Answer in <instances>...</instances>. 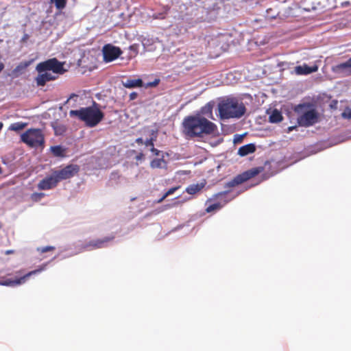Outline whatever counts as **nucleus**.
<instances>
[{"label": "nucleus", "instance_id": "36", "mask_svg": "<svg viewBox=\"0 0 351 351\" xmlns=\"http://www.w3.org/2000/svg\"><path fill=\"white\" fill-rule=\"evenodd\" d=\"M144 144L145 145V146L147 147H150V149L152 147H154V143L152 142V140H149V139H147Z\"/></svg>", "mask_w": 351, "mask_h": 351}, {"label": "nucleus", "instance_id": "25", "mask_svg": "<svg viewBox=\"0 0 351 351\" xmlns=\"http://www.w3.org/2000/svg\"><path fill=\"white\" fill-rule=\"evenodd\" d=\"M58 10H62L66 7V0H51Z\"/></svg>", "mask_w": 351, "mask_h": 351}, {"label": "nucleus", "instance_id": "46", "mask_svg": "<svg viewBox=\"0 0 351 351\" xmlns=\"http://www.w3.org/2000/svg\"><path fill=\"white\" fill-rule=\"evenodd\" d=\"M1 173H2V169H1V167H0V174H1Z\"/></svg>", "mask_w": 351, "mask_h": 351}, {"label": "nucleus", "instance_id": "9", "mask_svg": "<svg viewBox=\"0 0 351 351\" xmlns=\"http://www.w3.org/2000/svg\"><path fill=\"white\" fill-rule=\"evenodd\" d=\"M293 116L295 117L298 125H307V103L295 105L293 108Z\"/></svg>", "mask_w": 351, "mask_h": 351}, {"label": "nucleus", "instance_id": "39", "mask_svg": "<svg viewBox=\"0 0 351 351\" xmlns=\"http://www.w3.org/2000/svg\"><path fill=\"white\" fill-rule=\"evenodd\" d=\"M136 160H141L144 158V154L142 152L138 153L136 156Z\"/></svg>", "mask_w": 351, "mask_h": 351}, {"label": "nucleus", "instance_id": "45", "mask_svg": "<svg viewBox=\"0 0 351 351\" xmlns=\"http://www.w3.org/2000/svg\"><path fill=\"white\" fill-rule=\"evenodd\" d=\"M156 136H155L154 137H151L150 138H149V140H152V142L154 143V142L156 141Z\"/></svg>", "mask_w": 351, "mask_h": 351}, {"label": "nucleus", "instance_id": "40", "mask_svg": "<svg viewBox=\"0 0 351 351\" xmlns=\"http://www.w3.org/2000/svg\"><path fill=\"white\" fill-rule=\"evenodd\" d=\"M135 142L138 144V145H143L144 144L145 141H143V139L142 138H138L136 139Z\"/></svg>", "mask_w": 351, "mask_h": 351}, {"label": "nucleus", "instance_id": "6", "mask_svg": "<svg viewBox=\"0 0 351 351\" xmlns=\"http://www.w3.org/2000/svg\"><path fill=\"white\" fill-rule=\"evenodd\" d=\"M264 170L263 167H258L250 169L243 173L237 175L232 180L225 184L226 189H230L238 186L247 180L255 177Z\"/></svg>", "mask_w": 351, "mask_h": 351}, {"label": "nucleus", "instance_id": "30", "mask_svg": "<svg viewBox=\"0 0 351 351\" xmlns=\"http://www.w3.org/2000/svg\"><path fill=\"white\" fill-rule=\"evenodd\" d=\"M55 250V247L53 246H46L43 247L38 248V251L41 253H45L49 251H53Z\"/></svg>", "mask_w": 351, "mask_h": 351}, {"label": "nucleus", "instance_id": "16", "mask_svg": "<svg viewBox=\"0 0 351 351\" xmlns=\"http://www.w3.org/2000/svg\"><path fill=\"white\" fill-rule=\"evenodd\" d=\"M123 85L125 88H132L137 87H142L143 85V80L140 78L138 79H127L125 82H123Z\"/></svg>", "mask_w": 351, "mask_h": 351}, {"label": "nucleus", "instance_id": "44", "mask_svg": "<svg viewBox=\"0 0 351 351\" xmlns=\"http://www.w3.org/2000/svg\"><path fill=\"white\" fill-rule=\"evenodd\" d=\"M156 136H155L154 137H151L150 138H149V140H152V142L154 143V142L156 141Z\"/></svg>", "mask_w": 351, "mask_h": 351}, {"label": "nucleus", "instance_id": "10", "mask_svg": "<svg viewBox=\"0 0 351 351\" xmlns=\"http://www.w3.org/2000/svg\"><path fill=\"white\" fill-rule=\"evenodd\" d=\"M45 266H46L45 265H43V266L40 267L38 269L31 271L28 272L27 274H26L25 275H24L23 276H22L19 278H17L16 280H10V279H7L5 280L0 281V285L13 287V286L23 284L31 276L34 275L38 273H40L42 271H43L45 269Z\"/></svg>", "mask_w": 351, "mask_h": 351}, {"label": "nucleus", "instance_id": "3", "mask_svg": "<svg viewBox=\"0 0 351 351\" xmlns=\"http://www.w3.org/2000/svg\"><path fill=\"white\" fill-rule=\"evenodd\" d=\"M69 116L77 118L89 128H94L103 120L104 113L99 109V105L93 101L91 106L70 110Z\"/></svg>", "mask_w": 351, "mask_h": 351}, {"label": "nucleus", "instance_id": "35", "mask_svg": "<svg viewBox=\"0 0 351 351\" xmlns=\"http://www.w3.org/2000/svg\"><path fill=\"white\" fill-rule=\"evenodd\" d=\"M150 151L155 155V156H160V154L161 153V152L156 148L154 147H152L150 149Z\"/></svg>", "mask_w": 351, "mask_h": 351}, {"label": "nucleus", "instance_id": "5", "mask_svg": "<svg viewBox=\"0 0 351 351\" xmlns=\"http://www.w3.org/2000/svg\"><path fill=\"white\" fill-rule=\"evenodd\" d=\"M64 64V62H61L57 58H53L38 63L36 65V70L38 73L51 71V73L58 76V75H62L66 71Z\"/></svg>", "mask_w": 351, "mask_h": 351}, {"label": "nucleus", "instance_id": "24", "mask_svg": "<svg viewBox=\"0 0 351 351\" xmlns=\"http://www.w3.org/2000/svg\"><path fill=\"white\" fill-rule=\"evenodd\" d=\"M180 188V186H175V187H172L171 189H169L163 195L162 197L159 199L158 200V203H161L162 202H163L165 200V199L166 197H167L169 195H172L173 193H174L175 191H176L178 189Z\"/></svg>", "mask_w": 351, "mask_h": 351}, {"label": "nucleus", "instance_id": "27", "mask_svg": "<svg viewBox=\"0 0 351 351\" xmlns=\"http://www.w3.org/2000/svg\"><path fill=\"white\" fill-rule=\"evenodd\" d=\"M222 206H223V205H221L220 203H215V204L208 206L206 208V213H211L216 210H219L220 208H222Z\"/></svg>", "mask_w": 351, "mask_h": 351}, {"label": "nucleus", "instance_id": "42", "mask_svg": "<svg viewBox=\"0 0 351 351\" xmlns=\"http://www.w3.org/2000/svg\"><path fill=\"white\" fill-rule=\"evenodd\" d=\"M13 253H14V250H6L5 252V254H7V255L8 254H13Z\"/></svg>", "mask_w": 351, "mask_h": 351}, {"label": "nucleus", "instance_id": "13", "mask_svg": "<svg viewBox=\"0 0 351 351\" xmlns=\"http://www.w3.org/2000/svg\"><path fill=\"white\" fill-rule=\"evenodd\" d=\"M58 75H53L50 72L38 73L35 78V82L38 86H43L47 82L56 80Z\"/></svg>", "mask_w": 351, "mask_h": 351}, {"label": "nucleus", "instance_id": "4", "mask_svg": "<svg viewBox=\"0 0 351 351\" xmlns=\"http://www.w3.org/2000/svg\"><path fill=\"white\" fill-rule=\"evenodd\" d=\"M21 141L31 147L43 146L44 134L40 129L31 128L21 135Z\"/></svg>", "mask_w": 351, "mask_h": 351}, {"label": "nucleus", "instance_id": "2", "mask_svg": "<svg viewBox=\"0 0 351 351\" xmlns=\"http://www.w3.org/2000/svg\"><path fill=\"white\" fill-rule=\"evenodd\" d=\"M218 110L221 119H239L246 111L244 104L234 97H226L219 100Z\"/></svg>", "mask_w": 351, "mask_h": 351}, {"label": "nucleus", "instance_id": "32", "mask_svg": "<svg viewBox=\"0 0 351 351\" xmlns=\"http://www.w3.org/2000/svg\"><path fill=\"white\" fill-rule=\"evenodd\" d=\"M337 105H338L337 100L334 99V100H332L331 102L330 103L329 107L331 110H337Z\"/></svg>", "mask_w": 351, "mask_h": 351}, {"label": "nucleus", "instance_id": "47", "mask_svg": "<svg viewBox=\"0 0 351 351\" xmlns=\"http://www.w3.org/2000/svg\"><path fill=\"white\" fill-rule=\"evenodd\" d=\"M72 96H76L75 94H73L71 97H70V99L72 97Z\"/></svg>", "mask_w": 351, "mask_h": 351}, {"label": "nucleus", "instance_id": "11", "mask_svg": "<svg viewBox=\"0 0 351 351\" xmlns=\"http://www.w3.org/2000/svg\"><path fill=\"white\" fill-rule=\"evenodd\" d=\"M114 236L106 237L104 239H99L94 241H90L86 243L84 248L87 250H91L95 249L103 248L107 246V243L110 241H113Z\"/></svg>", "mask_w": 351, "mask_h": 351}, {"label": "nucleus", "instance_id": "22", "mask_svg": "<svg viewBox=\"0 0 351 351\" xmlns=\"http://www.w3.org/2000/svg\"><path fill=\"white\" fill-rule=\"evenodd\" d=\"M51 151L56 157H64L65 156V149L60 145L51 147Z\"/></svg>", "mask_w": 351, "mask_h": 351}, {"label": "nucleus", "instance_id": "26", "mask_svg": "<svg viewBox=\"0 0 351 351\" xmlns=\"http://www.w3.org/2000/svg\"><path fill=\"white\" fill-rule=\"evenodd\" d=\"M295 71L298 75H306L307 74V65L298 66L295 68Z\"/></svg>", "mask_w": 351, "mask_h": 351}, {"label": "nucleus", "instance_id": "31", "mask_svg": "<svg viewBox=\"0 0 351 351\" xmlns=\"http://www.w3.org/2000/svg\"><path fill=\"white\" fill-rule=\"evenodd\" d=\"M341 116L345 119H351V109L347 108L343 112H342Z\"/></svg>", "mask_w": 351, "mask_h": 351}, {"label": "nucleus", "instance_id": "29", "mask_svg": "<svg viewBox=\"0 0 351 351\" xmlns=\"http://www.w3.org/2000/svg\"><path fill=\"white\" fill-rule=\"evenodd\" d=\"M29 63L28 62H21L18 66H16V67L14 70V72L15 73L21 71V70H23L25 68H27L29 66Z\"/></svg>", "mask_w": 351, "mask_h": 351}, {"label": "nucleus", "instance_id": "21", "mask_svg": "<svg viewBox=\"0 0 351 351\" xmlns=\"http://www.w3.org/2000/svg\"><path fill=\"white\" fill-rule=\"evenodd\" d=\"M318 120V113L313 109H308V126L317 123Z\"/></svg>", "mask_w": 351, "mask_h": 351}, {"label": "nucleus", "instance_id": "38", "mask_svg": "<svg viewBox=\"0 0 351 351\" xmlns=\"http://www.w3.org/2000/svg\"><path fill=\"white\" fill-rule=\"evenodd\" d=\"M317 70V66H308V74L315 72Z\"/></svg>", "mask_w": 351, "mask_h": 351}, {"label": "nucleus", "instance_id": "28", "mask_svg": "<svg viewBox=\"0 0 351 351\" xmlns=\"http://www.w3.org/2000/svg\"><path fill=\"white\" fill-rule=\"evenodd\" d=\"M45 193H34L31 195V199L33 202H39L42 198L45 197Z\"/></svg>", "mask_w": 351, "mask_h": 351}, {"label": "nucleus", "instance_id": "41", "mask_svg": "<svg viewBox=\"0 0 351 351\" xmlns=\"http://www.w3.org/2000/svg\"><path fill=\"white\" fill-rule=\"evenodd\" d=\"M297 128L296 125H294V126H290L288 128V132H291L293 131V130H295V128Z\"/></svg>", "mask_w": 351, "mask_h": 351}, {"label": "nucleus", "instance_id": "20", "mask_svg": "<svg viewBox=\"0 0 351 351\" xmlns=\"http://www.w3.org/2000/svg\"><path fill=\"white\" fill-rule=\"evenodd\" d=\"M282 120L281 112L277 109H274L269 117V121L270 123H276Z\"/></svg>", "mask_w": 351, "mask_h": 351}, {"label": "nucleus", "instance_id": "33", "mask_svg": "<svg viewBox=\"0 0 351 351\" xmlns=\"http://www.w3.org/2000/svg\"><path fill=\"white\" fill-rule=\"evenodd\" d=\"M230 191V190L228 189V190H226V191H225L219 192V193H218L215 194V195H214V197H215V198H219V197H221L224 196L225 195H226V194H227L228 193H229Z\"/></svg>", "mask_w": 351, "mask_h": 351}, {"label": "nucleus", "instance_id": "43", "mask_svg": "<svg viewBox=\"0 0 351 351\" xmlns=\"http://www.w3.org/2000/svg\"><path fill=\"white\" fill-rule=\"evenodd\" d=\"M308 155H309L310 154H315V152H314V151L313 150V149H312V147H308Z\"/></svg>", "mask_w": 351, "mask_h": 351}, {"label": "nucleus", "instance_id": "19", "mask_svg": "<svg viewBox=\"0 0 351 351\" xmlns=\"http://www.w3.org/2000/svg\"><path fill=\"white\" fill-rule=\"evenodd\" d=\"M205 186V182L191 184L186 189V192L190 195H195L199 192Z\"/></svg>", "mask_w": 351, "mask_h": 351}, {"label": "nucleus", "instance_id": "37", "mask_svg": "<svg viewBox=\"0 0 351 351\" xmlns=\"http://www.w3.org/2000/svg\"><path fill=\"white\" fill-rule=\"evenodd\" d=\"M129 97L130 100H134L137 98L138 94L136 92H132L130 94Z\"/></svg>", "mask_w": 351, "mask_h": 351}, {"label": "nucleus", "instance_id": "7", "mask_svg": "<svg viewBox=\"0 0 351 351\" xmlns=\"http://www.w3.org/2000/svg\"><path fill=\"white\" fill-rule=\"evenodd\" d=\"M80 171V167L77 165H69L60 170L54 171L53 173L58 182L69 179L73 177Z\"/></svg>", "mask_w": 351, "mask_h": 351}, {"label": "nucleus", "instance_id": "8", "mask_svg": "<svg viewBox=\"0 0 351 351\" xmlns=\"http://www.w3.org/2000/svg\"><path fill=\"white\" fill-rule=\"evenodd\" d=\"M103 60L105 62H110L117 59L123 53L120 47L111 44H106L103 47Z\"/></svg>", "mask_w": 351, "mask_h": 351}, {"label": "nucleus", "instance_id": "14", "mask_svg": "<svg viewBox=\"0 0 351 351\" xmlns=\"http://www.w3.org/2000/svg\"><path fill=\"white\" fill-rule=\"evenodd\" d=\"M164 154H162L161 157L154 158L150 162V167L152 169H167V162L164 158Z\"/></svg>", "mask_w": 351, "mask_h": 351}, {"label": "nucleus", "instance_id": "1", "mask_svg": "<svg viewBox=\"0 0 351 351\" xmlns=\"http://www.w3.org/2000/svg\"><path fill=\"white\" fill-rule=\"evenodd\" d=\"M182 133L186 138H202L215 134L217 127L200 114L185 117L182 123Z\"/></svg>", "mask_w": 351, "mask_h": 351}, {"label": "nucleus", "instance_id": "23", "mask_svg": "<svg viewBox=\"0 0 351 351\" xmlns=\"http://www.w3.org/2000/svg\"><path fill=\"white\" fill-rule=\"evenodd\" d=\"M27 125V123H23L21 121L16 122V123H12L9 126V130L11 131L19 132L21 130H23L24 128H25Z\"/></svg>", "mask_w": 351, "mask_h": 351}, {"label": "nucleus", "instance_id": "12", "mask_svg": "<svg viewBox=\"0 0 351 351\" xmlns=\"http://www.w3.org/2000/svg\"><path fill=\"white\" fill-rule=\"evenodd\" d=\"M58 184V182L52 173L51 176L45 177L38 182V189L39 190H49L55 188Z\"/></svg>", "mask_w": 351, "mask_h": 351}, {"label": "nucleus", "instance_id": "34", "mask_svg": "<svg viewBox=\"0 0 351 351\" xmlns=\"http://www.w3.org/2000/svg\"><path fill=\"white\" fill-rule=\"evenodd\" d=\"M154 18L156 19H163L165 18V13L155 14L154 15Z\"/></svg>", "mask_w": 351, "mask_h": 351}, {"label": "nucleus", "instance_id": "17", "mask_svg": "<svg viewBox=\"0 0 351 351\" xmlns=\"http://www.w3.org/2000/svg\"><path fill=\"white\" fill-rule=\"evenodd\" d=\"M214 101H210L205 106L201 108L200 112L202 115L207 117L208 118L213 119V109L214 107Z\"/></svg>", "mask_w": 351, "mask_h": 351}, {"label": "nucleus", "instance_id": "18", "mask_svg": "<svg viewBox=\"0 0 351 351\" xmlns=\"http://www.w3.org/2000/svg\"><path fill=\"white\" fill-rule=\"evenodd\" d=\"M336 70L342 73L351 74V58L345 62L337 64L336 66Z\"/></svg>", "mask_w": 351, "mask_h": 351}, {"label": "nucleus", "instance_id": "15", "mask_svg": "<svg viewBox=\"0 0 351 351\" xmlns=\"http://www.w3.org/2000/svg\"><path fill=\"white\" fill-rule=\"evenodd\" d=\"M255 151L256 146L252 143H250L239 147L238 150V154L240 156H245L248 154L254 153Z\"/></svg>", "mask_w": 351, "mask_h": 351}]
</instances>
